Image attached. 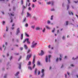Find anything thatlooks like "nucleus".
<instances>
[{"mask_svg":"<svg viewBox=\"0 0 78 78\" xmlns=\"http://www.w3.org/2000/svg\"><path fill=\"white\" fill-rule=\"evenodd\" d=\"M32 56V54H30L29 55H27L26 57V60H29L30 59V58L31 56Z\"/></svg>","mask_w":78,"mask_h":78,"instance_id":"obj_1","label":"nucleus"},{"mask_svg":"<svg viewBox=\"0 0 78 78\" xmlns=\"http://www.w3.org/2000/svg\"><path fill=\"white\" fill-rule=\"evenodd\" d=\"M32 45L31 46L32 48H34L37 45V43H35L34 41H33L32 43Z\"/></svg>","mask_w":78,"mask_h":78,"instance_id":"obj_2","label":"nucleus"},{"mask_svg":"<svg viewBox=\"0 0 78 78\" xmlns=\"http://www.w3.org/2000/svg\"><path fill=\"white\" fill-rule=\"evenodd\" d=\"M30 0H27L26 1V7H27V5H28V4L29 3V4L28 5V6H30L31 4L30 3Z\"/></svg>","mask_w":78,"mask_h":78,"instance_id":"obj_3","label":"nucleus"},{"mask_svg":"<svg viewBox=\"0 0 78 78\" xmlns=\"http://www.w3.org/2000/svg\"><path fill=\"white\" fill-rule=\"evenodd\" d=\"M20 28H18L17 29L16 33V35H18L19 33H20Z\"/></svg>","mask_w":78,"mask_h":78,"instance_id":"obj_4","label":"nucleus"},{"mask_svg":"<svg viewBox=\"0 0 78 78\" xmlns=\"http://www.w3.org/2000/svg\"><path fill=\"white\" fill-rule=\"evenodd\" d=\"M41 73H42V74L41 76V77L42 78H43V77H44V69H42L41 70Z\"/></svg>","mask_w":78,"mask_h":78,"instance_id":"obj_5","label":"nucleus"},{"mask_svg":"<svg viewBox=\"0 0 78 78\" xmlns=\"http://www.w3.org/2000/svg\"><path fill=\"white\" fill-rule=\"evenodd\" d=\"M36 58V56L35 55H34L33 57V61L32 63L33 64H34L35 63V58Z\"/></svg>","mask_w":78,"mask_h":78,"instance_id":"obj_6","label":"nucleus"},{"mask_svg":"<svg viewBox=\"0 0 78 78\" xmlns=\"http://www.w3.org/2000/svg\"><path fill=\"white\" fill-rule=\"evenodd\" d=\"M44 54V52L42 50L41 51V53L40 54H39V55L40 56H42Z\"/></svg>","mask_w":78,"mask_h":78,"instance_id":"obj_7","label":"nucleus"},{"mask_svg":"<svg viewBox=\"0 0 78 78\" xmlns=\"http://www.w3.org/2000/svg\"><path fill=\"white\" fill-rule=\"evenodd\" d=\"M26 17H31V15L28 12H27V16H26Z\"/></svg>","mask_w":78,"mask_h":78,"instance_id":"obj_8","label":"nucleus"},{"mask_svg":"<svg viewBox=\"0 0 78 78\" xmlns=\"http://www.w3.org/2000/svg\"><path fill=\"white\" fill-rule=\"evenodd\" d=\"M51 4V5H53V4H54V2H47V4H48V5H50V4Z\"/></svg>","mask_w":78,"mask_h":78,"instance_id":"obj_9","label":"nucleus"},{"mask_svg":"<svg viewBox=\"0 0 78 78\" xmlns=\"http://www.w3.org/2000/svg\"><path fill=\"white\" fill-rule=\"evenodd\" d=\"M27 44H30V41H29V38L27 39Z\"/></svg>","mask_w":78,"mask_h":78,"instance_id":"obj_10","label":"nucleus"},{"mask_svg":"<svg viewBox=\"0 0 78 78\" xmlns=\"http://www.w3.org/2000/svg\"><path fill=\"white\" fill-rule=\"evenodd\" d=\"M45 61L46 62H48V57L47 56H46Z\"/></svg>","mask_w":78,"mask_h":78,"instance_id":"obj_11","label":"nucleus"},{"mask_svg":"<svg viewBox=\"0 0 78 78\" xmlns=\"http://www.w3.org/2000/svg\"><path fill=\"white\" fill-rule=\"evenodd\" d=\"M22 64V63H20L19 64V69H21V65Z\"/></svg>","mask_w":78,"mask_h":78,"instance_id":"obj_12","label":"nucleus"},{"mask_svg":"<svg viewBox=\"0 0 78 78\" xmlns=\"http://www.w3.org/2000/svg\"><path fill=\"white\" fill-rule=\"evenodd\" d=\"M19 72H17V73H16V74L15 75V76H17V75H19Z\"/></svg>","mask_w":78,"mask_h":78,"instance_id":"obj_13","label":"nucleus"},{"mask_svg":"<svg viewBox=\"0 0 78 78\" xmlns=\"http://www.w3.org/2000/svg\"><path fill=\"white\" fill-rule=\"evenodd\" d=\"M24 47L25 49H26V50L27 49V48H28V47H27V45L25 44L24 45Z\"/></svg>","mask_w":78,"mask_h":78,"instance_id":"obj_14","label":"nucleus"},{"mask_svg":"<svg viewBox=\"0 0 78 78\" xmlns=\"http://www.w3.org/2000/svg\"><path fill=\"white\" fill-rule=\"evenodd\" d=\"M48 58H49V62H50V58H51V55H49Z\"/></svg>","mask_w":78,"mask_h":78,"instance_id":"obj_15","label":"nucleus"},{"mask_svg":"<svg viewBox=\"0 0 78 78\" xmlns=\"http://www.w3.org/2000/svg\"><path fill=\"white\" fill-rule=\"evenodd\" d=\"M46 27L47 29H48V30H50V28L48 26H46Z\"/></svg>","mask_w":78,"mask_h":78,"instance_id":"obj_16","label":"nucleus"},{"mask_svg":"<svg viewBox=\"0 0 78 78\" xmlns=\"http://www.w3.org/2000/svg\"><path fill=\"white\" fill-rule=\"evenodd\" d=\"M37 73V69L36 68L35 70V75H36Z\"/></svg>","mask_w":78,"mask_h":78,"instance_id":"obj_17","label":"nucleus"},{"mask_svg":"<svg viewBox=\"0 0 78 78\" xmlns=\"http://www.w3.org/2000/svg\"><path fill=\"white\" fill-rule=\"evenodd\" d=\"M30 51H31V50H30V49H29L27 51V54L29 53H30Z\"/></svg>","mask_w":78,"mask_h":78,"instance_id":"obj_18","label":"nucleus"},{"mask_svg":"<svg viewBox=\"0 0 78 78\" xmlns=\"http://www.w3.org/2000/svg\"><path fill=\"white\" fill-rule=\"evenodd\" d=\"M25 36H27V37H29V35L28 34H27V33H25Z\"/></svg>","mask_w":78,"mask_h":78,"instance_id":"obj_19","label":"nucleus"},{"mask_svg":"<svg viewBox=\"0 0 78 78\" xmlns=\"http://www.w3.org/2000/svg\"><path fill=\"white\" fill-rule=\"evenodd\" d=\"M20 38L21 40L23 39V34H21Z\"/></svg>","mask_w":78,"mask_h":78,"instance_id":"obj_20","label":"nucleus"},{"mask_svg":"<svg viewBox=\"0 0 78 78\" xmlns=\"http://www.w3.org/2000/svg\"><path fill=\"white\" fill-rule=\"evenodd\" d=\"M31 62L30 61L29 62L27 65H31Z\"/></svg>","mask_w":78,"mask_h":78,"instance_id":"obj_21","label":"nucleus"},{"mask_svg":"<svg viewBox=\"0 0 78 78\" xmlns=\"http://www.w3.org/2000/svg\"><path fill=\"white\" fill-rule=\"evenodd\" d=\"M40 30V28L39 27H37L36 28V30Z\"/></svg>","mask_w":78,"mask_h":78,"instance_id":"obj_22","label":"nucleus"},{"mask_svg":"<svg viewBox=\"0 0 78 78\" xmlns=\"http://www.w3.org/2000/svg\"><path fill=\"white\" fill-rule=\"evenodd\" d=\"M41 64V63L39 62V61H38L37 65H40Z\"/></svg>","mask_w":78,"mask_h":78,"instance_id":"obj_23","label":"nucleus"},{"mask_svg":"<svg viewBox=\"0 0 78 78\" xmlns=\"http://www.w3.org/2000/svg\"><path fill=\"white\" fill-rule=\"evenodd\" d=\"M47 23H48V24H49V23H50V21L48 20Z\"/></svg>","mask_w":78,"mask_h":78,"instance_id":"obj_24","label":"nucleus"},{"mask_svg":"<svg viewBox=\"0 0 78 78\" xmlns=\"http://www.w3.org/2000/svg\"><path fill=\"white\" fill-rule=\"evenodd\" d=\"M21 4L22 5H23V0H21Z\"/></svg>","mask_w":78,"mask_h":78,"instance_id":"obj_25","label":"nucleus"},{"mask_svg":"<svg viewBox=\"0 0 78 78\" xmlns=\"http://www.w3.org/2000/svg\"><path fill=\"white\" fill-rule=\"evenodd\" d=\"M28 69H30V70H32V68H31V67H28Z\"/></svg>","mask_w":78,"mask_h":78,"instance_id":"obj_26","label":"nucleus"},{"mask_svg":"<svg viewBox=\"0 0 78 78\" xmlns=\"http://www.w3.org/2000/svg\"><path fill=\"white\" fill-rule=\"evenodd\" d=\"M25 26L26 27H27L28 26V24L27 23L25 24Z\"/></svg>","mask_w":78,"mask_h":78,"instance_id":"obj_27","label":"nucleus"},{"mask_svg":"<svg viewBox=\"0 0 78 78\" xmlns=\"http://www.w3.org/2000/svg\"><path fill=\"white\" fill-rule=\"evenodd\" d=\"M53 16H51V20H53Z\"/></svg>","mask_w":78,"mask_h":78,"instance_id":"obj_28","label":"nucleus"},{"mask_svg":"<svg viewBox=\"0 0 78 78\" xmlns=\"http://www.w3.org/2000/svg\"><path fill=\"white\" fill-rule=\"evenodd\" d=\"M26 41H27V39H25L23 41V43H25V42H26Z\"/></svg>","mask_w":78,"mask_h":78,"instance_id":"obj_29","label":"nucleus"},{"mask_svg":"<svg viewBox=\"0 0 78 78\" xmlns=\"http://www.w3.org/2000/svg\"><path fill=\"white\" fill-rule=\"evenodd\" d=\"M5 23V21H2V25H4Z\"/></svg>","mask_w":78,"mask_h":78,"instance_id":"obj_30","label":"nucleus"},{"mask_svg":"<svg viewBox=\"0 0 78 78\" xmlns=\"http://www.w3.org/2000/svg\"><path fill=\"white\" fill-rule=\"evenodd\" d=\"M3 48H4V47H5L4 50H5V49H6V47H5V46L4 45H3Z\"/></svg>","mask_w":78,"mask_h":78,"instance_id":"obj_31","label":"nucleus"},{"mask_svg":"<svg viewBox=\"0 0 78 78\" xmlns=\"http://www.w3.org/2000/svg\"><path fill=\"white\" fill-rule=\"evenodd\" d=\"M34 26H31V28H33V29H34Z\"/></svg>","mask_w":78,"mask_h":78,"instance_id":"obj_32","label":"nucleus"},{"mask_svg":"<svg viewBox=\"0 0 78 78\" xmlns=\"http://www.w3.org/2000/svg\"><path fill=\"white\" fill-rule=\"evenodd\" d=\"M55 28H54L53 30L52 31V33H53V32H54V31H55Z\"/></svg>","mask_w":78,"mask_h":78,"instance_id":"obj_33","label":"nucleus"},{"mask_svg":"<svg viewBox=\"0 0 78 78\" xmlns=\"http://www.w3.org/2000/svg\"><path fill=\"white\" fill-rule=\"evenodd\" d=\"M21 58H22V57H21V56H20V58L18 59L19 61H20V59H21Z\"/></svg>","mask_w":78,"mask_h":78,"instance_id":"obj_34","label":"nucleus"},{"mask_svg":"<svg viewBox=\"0 0 78 78\" xmlns=\"http://www.w3.org/2000/svg\"><path fill=\"white\" fill-rule=\"evenodd\" d=\"M6 31H8V27H6Z\"/></svg>","mask_w":78,"mask_h":78,"instance_id":"obj_35","label":"nucleus"},{"mask_svg":"<svg viewBox=\"0 0 78 78\" xmlns=\"http://www.w3.org/2000/svg\"><path fill=\"white\" fill-rule=\"evenodd\" d=\"M77 58H78V57H77V58H74L73 57V58H72V59H74V60H75V59H77Z\"/></svg>","mask_w":78,"mask_h":78,"instance_id":"obj_36","label":"nucleus"},{"mask_svg":"<svg viewBox=\"0 0 78 78\" xmlns=\"http://www.w3.org/2000/svg\"><path fill=\"white\" fill-rule=\"evenodd\" d=\"M25 8H26L25 6L24 5L23 6V9H25Z\"/></svg>","mask_w":78,"mask_h":78,"instance_id":"obj_37","label":"nucleus"},{"mask_svg":"<svg viewBox=\"0 0 78 78\" xmlns=\"http://www.w3.org/2000/svg\"><path fill=\"white\" fill-rule=\"evenodd\" d=\"M26 20V18H25V19L23 20V22H25Z\"/></svg>","mask_w":78,"mask_h":78,"instance_id":"obj_38","label":"nucleus"},{"mask_svg":"<svg viewBox=\"0 0 78 78\" xmlns=\"http://www.w3.org/2000/svg\"><path fill=\"white\" fill-rule=\"evenodd\" d=\"M45 29L44 28L43 30V32L44 33L45 31Z\"/></svg>","mask_w":78,"mask_h":78,"instance_id":"obj_39","label":"nucleus"},{"mask_svg":"<svg viewBox=\"0 0 78 78\" xmlns=\"http://www.w3.org/2000/svg\"><path fill=\"white\" fill-rule=\"evenodd\" d=\"M66 25H68V21H66Z\"/></svg>","mask_w":78,"mask_h":78,"instance_id":"obj_40","label":"nucleus"},{"mask_svg":"<svg viewBox=\"0 0 78 78\" xmlns=\"http://www.w3.org/2000/svg\"><path fill=\"white\" fill-rule=\"evenodd\" d=\"M32 8H34V5L33 4V5H32Z\"/></svg>","mask_w":78,"mask_h":78,"instance_id":"obj_41","label":"nucleus"},{"mask_svg":"<svg viewBox=\"0 0 78 78\" xmlns=\"http://www.w3.org/2000/svg\"><path fill=\"white\" fill-rule=\"evenodd\" d=\"M33 18L34 19H35V20H36V17L35 16H33Z\"/></svg>","mask_w":78,"mask_h":78,"instance_id":"obj_42","label":"nucleus"},{"mask_svg":"<svg viewBox=\"0 0 78 78\" xmlns=\"http://www.w3.org/2000/svg\"><path fill=\"white\" fill-rule=\"evenodd\" d=\"M28 10H31V8L30 7H29L28 8Z\"/></svg>","mask_w":78,"mask_h":78,"instance_id":"obj_43","label":"nucleus"},{"mask_svg":"<svg viewBox=\"0 0 78 78\" xmlns=\"http://www.w3.org/2000/svg\"><path fill=\"white\" fill-rule=\"evenodd\" d=\"M62 39H65V37H64V36H63L62 38Z\"/></svg>","mask_w":78,"mask_h":78,"instance_id":"obj_44","label":"nucleus"},{"mask_svg":"<svg viewBox=\"0 0 78 78\" xmlns=\"http://www.w3.org/2000/svg\"><path fill=\"white\" fill-rule=\"evenodd\" d=\"M10 14L11 16H14V14L10 13Z\"/></svg>","mask_w":78,"mask_h":78,"instance_id":"obj_45","label":"nucleus"},{"mask_svg":"<svg viewBox=\"0 0 78 78\" xmlns=\"http://www.w3.org/2000/svg\"><path fill=\"white\" fill-rule=\"evenodd\" d=\"M14 25H15V24L14 23H13L12 25V27H14Z\"/></svg>","mask_w":78,"mask_h":78,"instance_id":"obj_46","label":"nucleus"},{"mask_svg":"<svg viewBox=\"0 0 78 78\" xmlns=\"http://www.w3.org/2000/svg\"><path fill=\"white\" fill-rule=\"evenodd\" d=\"M58 58H57L56 59V61H57V62H58Z\"/></svg>","mask_w":78,"mask_h":78,"instance_id":"obj_47","label":"nucleus"},{"mask_svg":"<svg viewBox=\"0 0 78 78\" xmlns=\"http://www.w3.org/2000/svg\"><path fill=\"white\" fill-rule=\"evenodd\" d=\"M69 8V5H68L67 6V9H68Z\"/></svg>","mask_w":78,"mask_h":78,"instance_id":"obj_48","label":"nucleus"},{"mask_svg":"<svg viewBox=\"0 0 78 78\" xmlns=\"http://www.w3.org/2000/svg\"><path fill=\"white\" fill-rule=\"evenodd\" d=\"M37 1V0H34L33 1V2H36Z\"/></svg>","mask_w":78,"mask_h":78,"instance_id":"obj_49","label":"nucleus"},{"mask_svg":"<svg viewBox=\"0 0 78 78\" xmlns=\"http://www.w3.org/2000/svg\"><path fill=\"white\" fill-rule=\"evenodd\" d=\"M6 76H7L6 74H5V76H4V78H6Z\"/></svg>","mask_w":78,"mask_h":78,"instance_id":"obj_50","label":"nucleus"},{"mask_svg":"<svg viewBox=\"0 0 78 78\" xmlns=\"http://www.w3.org/2000/svg\"><path fill=\"white\" fill-rule=\"evenodd\" d=\"M51 11H55V9H51Z\"/></svg>","mask_w":78,"mask_h":78,"instance_id":"obj_51","label":"nucleus"},{"mask_svg":"<svg viewBox=\"0 0 78 78\" xmlns=\"http://www.w3.org/2000/svg\"><path fill=\"white\" fill-rule=\"evenodd\" d=\"M34 64L33 67V68H34V67H35V64H34H34Z\"/></svg>","mask_w":78,"mask_h":78,"instance_id":"obj_52","label":"nucleus"},{"mask_svg":"<svg viewBox=\"0 0 78 78\" xmlns=\"http://www.w3.org/2000/svg\"><path fill=\"white\" fill-rule=\"evenodd\" d=\"M20 50H23V48H20Z\"/></svg>","mask_w":78,"mask_h":78,"instance_id":"obj_53","label":"nucleus"},{"mask_svg":"<svg viewBox=\"0 0 78 78\" xmlns=\"http://www.w3.org/2000/svg\"><path fill=\"white\" fill-rule=\"evenodd\" d=\"M12 58V57L11 56L10 57V60H11V59Z\"/></svg>","mask_w":78,"mask_h":78,"instance_id":"obj_54","label":"nucleus"},{"mask_svg":"<svg viewBox=\"0 0 78 78\" xmlns=\"http://www.w3.org/2000/svg\"><path fill=\"white\" fill-rule=\"evenodd\" d=\"M40 73H41V72H40V71H39L38 73V74L39 75L40 74Z\"/></svg>","mask_w":78,"mask_h":78,"instance_id":"obj_55","label":"nucleus"},{"mask_svg":"<svg viewBox=\"0 0 78 78\" xmlns=\"http://www.w3.org/2000/svg\"><path fill=\"white\" fill-rule=\"evenodd\" d=\"M68 2L69 3H70V2L69 0H68Z\"/></svg>","mask_w":78,"mask_h":78,"instance_id":"obj_56","label":"nucleus"},{"mask_svg":"<svg viewBox=\"0 0 78 78\" xmlns=\"http://www.w3.org/2000/svg\"><path fill=\"white\" fill-rule=\"evenodd\" d=\"M67 73L68 75L69 76V75H70V73H69V72H67Z\"/></svg>","mask_w":78,"mask_h":78,"instance_id":"obj_57","label":"nucleus"},{"mask_svg":"<svg viewBox=\"0 0 78 78\" xmlns=\"http://www.w3.org/2000/svg\"><path fill=\"white\" fill-rule=\"evenodd\" d=\"M12 30H14V27H12L11 28Z\"/></svg>","mask_w":78,"mask_h":78,"instance_id":"obj_58","label":"nucleus"},{"mask_svg":"<svg viewBox=\"0 0 78 78\" xmlns=\"http://www.w3.org/2000/svg\"><path fill=\"white\" fill-rule=\"evenodd\" d=\"M48 47L49 48H50V45H49V46H48Z\"/></svg>","mask_w":78,"mask_h":78,"instance_id":"obj_59","label":"nucleus"},{"mask_svg":"<svg viewBox=\"0 0 78 78\" xmlns=\"http://www.w3.org/2000/svg\"><path fill=\"white\" fill-rule=\"evenodd\" d=\"M23 11L21 13V14L22 15H23Z\"/></svg>","mask_w":78,"mask_h":78,"instance_id":"obj_60","label":"nucleus"},{"mask_svg":"<svg viewBox=\"0 0 78 78\" xmlns=\"http://www.w3.org/2000/svg\"><path fill=\"white\" fill-rule=\"evenodd\" d=\"M74 2L75 3H78V1L77 2H76V1H74Z\"/></svg>","mask_w":78,"mask_h":78,"instance_id":"obj_61","label":"nucleus"},{"mask_svg":"<svg viewBox=\"0 0 78 78\" xmlns=\"http://www.w3.org/2000/svg\"><path fill=\"white\" fill-rule=\"evenodd\" d=\"M38 3H39V4L40 5H41V2H38Z\"/></svg>","mask_w":78,"mask_h":78,"instance_id":"obj_62","label":"nucleus"},{"mask_svg":"<svg viewBox=\"0 0 78 78\" xmlns=\"http://www.w3.org/2000/svg\"><path fill=\"white\" fill-rule=\"evenodd\" d=\"M71 66L72 67H73V65L72 64V65H71Z\"/></svg>","mask_w":78,"mask_h":78,"instance_id":"obj_63","label":"nucleus"},{"mask_svg":"<svg viewBox=\"0 0 78 78\" xmlns=\"http://www.w3.org/2000/svg\"><path fill=\"white\" fill-rule=\"evenodd\" d=\"M65 76L66 78H67V74H65Z\"/></svg>","mask_w":78,"mask_h":78,"instance_id":"obj_64","label":"nucleus"}]
</instances>
